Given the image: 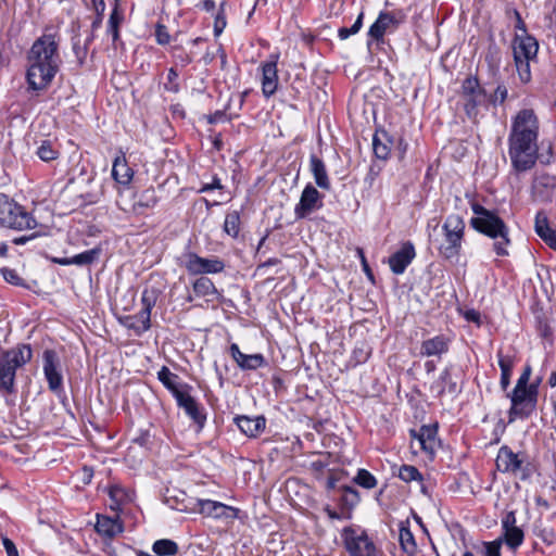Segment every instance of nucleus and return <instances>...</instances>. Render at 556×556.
<instances>
[{
    "instance_id": "nucleus-54",
    "label": "nucleus",
    "mask_w": 556,
    "mask_h": 556,
    "mask_svg": "<svg viewBox=\"0 0 556 556\" xmlns=\"http://www.w3.org/2000/svg\"><path fill=\"white\" fill-rule=\"evenodd\" d=\"M165 502L173 508L180 511L187 510L188 505L185 504V498L181 501L177 496H165Z\"/></svg>"
},
{
    "instance_id": "nucleus-51",
    "label": "nucleus",
    "mask_w": 556,
    "mask_h": 556,
    "mask_svg": "<svg viewBox=\"0 0 556 556\" xmlns=\"http://www.w3.org/2000/svg\"><path fill=\"white\" fill-rule=\"evenodd\" d=\"M122 323L126 328L134 330L137 336H140L144 332L135 328L140 327L141 325V320L138 318V313L136 315L126 316Z\"/></svg>"
},
{
    "instance_id": "nucleus-6",
    "label": "nucleus",
    "mask_w": 556,
    "mask_h": 556,
    "mask_svg": "<svg viewBox=\"0 0 556 556\" xmlns=\"http://www.w3.org/2000/svg\"><path fill=\"white\" fill-rule=\"evenodd\" d=\"M442 229L444 232V243L439 248L440 254L446 260L457 257L465 232L463 217L458 214L448 215L443 223Z\"/></svg>"
},
{
    "instance_id": "nucleus-24",
    "label": "nucleus",
    "mask_w": 556,
    "mask_h": 556,
    "mask_svg": "<svg viewBox=\"0 0 556 556\" xmlns=\"http://www.w3.org/2000/svg\"><path fill=\"white\" fill-rule=\"evenodd\" d=\"M450 342L451 340L444 334L425 340L420 346V354L424 356H441L448 351Z\"/></svg>"
},
{
    "instance_id": "nucleus-18",
    "label": "nucleus",
    "mask_w": 556,
    "mask_h": 556,
    "mask_svg": "<svg viewBox=\"0 0 556 556\" xmlns=\"http://www.w3.org/2000/svg\"><path fill=\"white\" fill-rule=\"evenodd\" d=\"M159 298V291L154 288H146L141 294L142 308L138 312V318L141 320L139 331H148L151 328V311L155 306Z\"/></svg>"
},
{
    "instance_id": "nucleus-12",
    "label": "nucleus",
    "mask_w": 556,
    "mask_h": 556,
    "mask_svg": "<svg viewBox=\"0 0 556 556\" xmlns=\"http://www.w3.org/2000/svg\"><path fill=\"white\" fill-rule=\"evenodd\" d=\"M185 267L190 275L218 274L225 269V263L218 257H202L190 252L186 255Z\"/></svg>"
},
{
    "instance_id": "nucleus-60",
    "label": "nucleus",
    "mask_w": 556,
    "mask_h": 556,
    "mask_svg": "<svg viewBox=\"0 0 556 556\" xmlns=\"http://www.w3.org/2000/svg\"><path fill=\"white\" fill-rule=\"evenodd\" d=\"M223 186L220 184V179L216 176L213 177V181L211 184H205L200 189V192H208L214 189H222Z\"/></svg>"
},
{
    "instance_id": "nucleus-57",
    "label": "nucleus",
    "mask_w": 556,
    "mask_h": 556,
    "mask_svg": "<svg viewBox=\"0 0 556 556\" xmlns=\"http://www.w3.org/2000/svg\"><path fill=\"white\" fill-rule=\"evenodd\" d=\"M2 544L5 549L7 556H18V551L12 540L7 536H2Z\"/></svg>"
},
{
    "instance_id": "nucleus-17",
    "label": "nucleus",
    "mask_w": 556,
    "mask_h": 556,
    "mask_svg": "<svg viewBox=\"0 0 556 556\" xmlns=\"http://www.w3.org/2000/svg\"><path fill=\"white\" fill-rule=\"evenodd\" d=\"M416 256L415 247L410 241L404 242L400 250L389 257V265L393 274L401 275Z\"/></svg>"
},
{
    "instance_id": "nucleus-22",
    "label": "nucleus",
    "mask_w": 556,
    "mask_h": 556,
    "mask_svg": "<svg viewBox=\"0 0 556 556\" xmlns=\"http://www.w3.org/2000/svg\"><path fill=\"white\" fill-rule=\"evenodd\" d=\"M539 43L530 35L516 36L514 46V59L533 60L536 58Z\"/></svg>"
},
{
    "instance_id": "nucleus-56",
    "label": "nucleus",
    "mask_w": 556,
    "mask_h": 556,
    "mask_svg": "<svg viewBox=\"0 0 556 556\" xmlns=\"http://www.w3.org/2000/svg\"><path fill=\"white\" fill-rule=\"evenodd\" d=\"M507 98V88L504 85H498L492 97L493 103H503Z\"/></svg>"
},
{
    "instance_id": "nucleus-42",
    "label": "nucleus",
    "mask_w": 556,
    "mask_h": 556,
    "mask_svg": "<svg viewBox=\"0 0 556 556\" xmlns=\"http://www.w3.org/2000/svg\"><path fill=\"white\" fill-rule=\"evenodd\" d=\"M399 478L405 482L421 480V473L410 465H403L399 469Z\"/></svg>"
},
{
    "instance_id": "nucleus-48",
    "label": "nucleus",
    "mask_w": 556,
    "mask_h": 556,
    "mask_svg": "<svg viewBox=\"0 0 556 556\" xmlns=\"http://www.w3.org/2000/svg\"><path fill=\"white\" fill-rule=\"evenodd\" d=\"M178 73L174 67L168 70L167 81L164 84V88L169 91L177 93L179 91V84L177 81Z\"/></svg>"
},
{
    "instance_id": "nucleus-33",
    "label": "nucleus",
    "mask_w": 556,
    "mask_h": 556,
    "mask_svg": "<svg viewBox=\"0 0 556 556\" xmlns=\"http://www.w3.org/2000/svg\"><path fill=\"white\" fill-rule=\"evenodd\" d=\"M93 38V34H89L85 39H81L80 36L73 38V51L80 65L84 64L87 58L88 48Z\"/></svg>"
},
{
    "instance_id": "nucleus-25",
    "label": "nucleus",
    "mask_w": 556,
    "mask_h": 556,
    "mask_svg": "<svg viewBox=\"0 0 556 556\" xmlns=\"http://www.w3.org/2000/svg\"><path fill=\"white\" fill-rule=\"evenodd\" d=\"M309 169L314 177L315 184L323 190L329 191L331 189V182L326 169L324 161L312 154L309 157Z\"/></svg>"
},
{
    "instance_id": "nucleus-3",
    "label": "nucleus",
    "mask_w": 556,
    "mask_h": 556,
    "mask_svg": "<svg viewBox=\"0 0 556 556\" xmlns=\"http://www.w3.org/2000/svg\"><path fill=\"white\" fill-rule=\"evenodd\" d=\"M472 211L476 217L470 220L471 226L479 232L494 240L493 249L498 256L508 255V227L504 220L493 211L486 210L482 205L472 204Z\"/></svg>"
},
{
    "instance_id": "nucleus-8",
    "label": "nucleus",
    "mask_w": 556,
    "mask_h": 556,
    "mask_svg": "<svg viewBox=\"0 0 556 556\" xmlns=\"http://www.w3.org/2000/svg\"><path fill=\"white\" fill-rule=\"evenodd\" d=\"M538 396V383H531L529 388H514L510 395L511 406L508 412V422L517 418H527L535 408Z\"/></svg>"
},
{
    "instance_id": "nucleus-37",
    "label": "nucleus",
    "mask_w": 556,
    "mask_h": 556,
    "mask_svg": "<svg viewBox=\"0 0 556 556\" xmlns=\"http://www.w3.org/2000/svg\"><path fill=\"white\" fill-rule=\"evenodd\" d=\"M224 230L232 238L238 237L240 231V215L237 211H232L226 215Z\"/></svg>"
},
{
    "instance_id": "nucleus-40",
    "label": "nucleus",
    "mask_w": 556,
    "mask_h": 556,
    "mask_svg": "<svg viewBox=\"0 0 556 556\" xmlns=\"http://www.w3.org/2000/svg\"><path fill=\"white\" fill-rule=\"evenodd\" d=\"M37 155L40 160L50 162L58 157L59 152L53 148L49 140H43L37 149Z\"/></svg>"
},
{
    "instance_id": "nucleus-11",
    "label": "nucleus",
    "mask_w": 556,
    "mask_h": 556,
    "mask_svg": "<svg viewBox=\"0 0 556 556\" xmlns=\"http://www.w3.org/2000/svg\"><path fill=\"white\" fill-rule=\"evenodd\" d=\"M438 426L428 425L421 426L419 430H410L412 448L415 453L418 451L425 452L429 457H433L439 446L438 440Z\"/></svg>"
},
{
    "instance_id": "nucleus-34",
    "label": "nucleus",
    "mask_w": 556,
    "mask_h": 556,
    "mask_svg": "<svg viewBox=\"0 0 556 556\" xmlns=\"http://www.w3.org/2000/svg\"><path fill=\"white\" fill-rule=\"evenodd\" d=\"M498 366L501 368V387L506 390L510 382V375L514 366L511 357L504 356L498 352Z\"/></svg>"
},
{
    "instance_id": "nucleus-10",
    "label": "nucleus",
    "mask_w": 556,
    "mask_h": 556,
    "mask_svg": "<svg viewBox=\"0 0 556 556\" xmlns=\"http://www.w3.org/2000/svg\"><path fill=\"white\" fill-rule=\"evenodd\" d=\"M42 363V369L49 390L55 394H60L63 390V375L58 353L54 350H45Z\"/></svg>"
},
{
    "instance_id": "nucleus-55",
    "label": "nucleus",
    "mask_w": 556,
    "mask_h": 556,
    "mask_svg": "<svg viewBox=\"0 0 556 556\" xmlns=\"http://www.w3.org/2000/svg\"><path fill=\"white\" fill-rule=\"evenodd\" d=\"M2 276L5 279V281H8L12 285L17 286L21 283V278L14 269L3 268Z\"/></svg>"
},
{
    "instance_id": "nucleus-4",
    "label": "nucleus",
    "mask_w": 556,
    "mask_h": 556,
    "mask_svg": "<svg viewBox=\"0 0 556 556\" xmlns=\"http://www.w3.org/2000/svg\"><path fill=\"white\" fill-rule=\"evenodd\" d=\"M33 357L29 344H18L0 353V393L12 394L15 391L16 370Z\"/></svg>"
},
{
    "instance_id": "nucleus-35",
    "label": "nucleus",
    "mask_w": 556,
    "mask_h": 556,
    "mask_svg": "<svg viewBox=\"0 0 556 556\" xmlns=\"http://www.w3.org/2000/svg\"><path fill=\"white\" fill-rule=\"evenodd\" d=\"M152 549L156 556H173L177 554L178 545L172 540L162 539L154 542Z\"/></svg>"
},
{
    "instance_id": "nucleus-27",
    "label": "nucleus",
    "mask_w": 556,
    "mask_h": 556,
    "mask_svg": "<svg viewBox=\"0 0 556 556\" xmlns=\"http://www.w3.org/2000/svg\"><path fill=\"white\" fill-rule=\"evenodd\" d=\"M192 289L197 296L206 298V301L217 300L220 296V292L217 290L213 281L204 276L194 280Z\"/></svg>"
},
{
    "instance_id": "nucleus-47",
    "label": "nucleus",
    "mask_w": 556,
    "mask_h": 556,
    "mask_svg": "<svg viewBox=\"0 0 556 556\" xmlns=\"http://www.w3.org/2000/svg\"><path fill=\"white\" fill-rule=\"evenodd\" d=\"M122 21V17L119 16L117 12V8H115L109 18V26L108 30L112 34L113 40H117L118 38V25Z\"/></svg>"
},
{
    "instance_id": "nucleus-9",
    "label": "nucleus",
    "mask_w": 556,
    "mask_h": 556,
    "mask_svg": "<svg viewBox=\"0 0 556 556\" xmlns=\"http://www.w3.org/2000/svg\"><path fill=\"white\" fill-rule=\"evenodd\" d=\"M460 97L467 117L476 121L479 114V108L486 102V92L480 86L477 77L469 76L463 81Z\"/></svg>"
},
{
    "instance_id": "nucleus-21",
    "label": "nucleus",
    "mask_w": 556,
    "mask_h": 556,
    "mask_svg": "<svg viewBox=\"0 0 556 556\" xmlns=\"http://www.w3.org/2000/svg\"><path fill=\"white\" fill-rule=\"evenodd\" d=\"M175 400L177 405L185 410V413L194 421V424H197L200 429L203 428L206 416L202 412L195 399L190 395L188 390L182 394H177Z\"/></svg>"
},
{
    "instance_id": "nucleus-45",
    "label": "nucleus",
    "mask_w": 556,
    "mask_h": 556,
    "mask_svg": "<svg viewBox=\"0 0 556 556\" xmlns=\"http://www.w3.org/2000/svg\"><path fill=\"white\" fill-rule=\"evenodd\" d=\"M341 502L344 505L349 506L350 508H353L359 502L358 492L355 489L351 488V486H344L343 488V495H342Z\"/></svg>"
},
{
    "instance_id": "nucleus-41",
    "label": "nucleus",
    "mask_w": 556,
    "mask_h": 556,
    "mask_svg": "<svg viewBox=\"0 0 556 556\" xmlns=\"http://www.w3.org/2000/svg\"><path fill=\"white\" fill-rule=\"evenodd\" d=\"M354 481L365 489H372L377 484L376 478L366 469H358Z\"/></svg>"
},
{
    "instance_id": "nucleus-43",
    "label": "nucleus",
    "mask_w": 556,
    "mask_h": 556,
    "mask_svg": "<svg viewBox=\"0 0 556 556\" xmlns=\"http://www.w3.org/2000/svg\"><path fill=\"white\" fill-rule=\"evenodd\" d=\"M535 232L536 235L542 239L545 235H547L549 231L553 230V228L549 227L547 216L539 212L535 216Z\"/></svg>"
},
{
    "instance_id": "nucleus-53",
    "label": "nucleus",
    "mask_w": 556,
    "mask_h": 556,
    "mask_svg": "<svg viewBox=\"0 0 556 556\" xmlns=\"http://www.w3.org/2000/svg\"><path fill=\"white\" fill-rule=\"evenodd\" d=\"M530 376H531V366L526 365L522 374L520 375V377L517 380L515 388H518V389L529 388L530 387V384H529Z\"/></svg>"
},
{
    "instance_id": "nucleus-16",
    "label": "nucleus",
    "mask_w": 556,
    "mask_h": 556,
    "mask_svg": "<svg viewBox=\"0 0 556 556\" xmlns=\"http://www.w3.org/2000/svg\"><path fill=\"white\" fill-rule=\"evenodd\" d=\"M402 14L396 12H381L376 22L370 26L368 35L380 40L386 33L394 30L402 22Z\"/></svg>"
},
{
    "instance_id": "nucleus-61",
    "label": "nucleus",
    "mask_w": 556,
    "mask_h": 556,
    "mask_svg": "<svg viewBox=\"0 0 556 556\" xmlns=\"http://www.w3.org/2000/svg\"><path fill=\"white\" fill-rule=\"evenodd\" d=\"M226 26V20L223 15L217 14L214 23V33L216 36H218Z\"/></svg>"
},
{
    "instance_id": "nucleus-50",
    "label": "nucleus",
    "mask_w": 556,
    "mask_h": 556,
    "mask_svg": "<svg viewBox=\"0 0 556 556\" xmlns=\"http://www.w3.org/2000/svg\"><path fill=\"white\" fill-rule=\"evenodd\" d=\"M362 21H363V14H359L351 27H349V28L342 27L339 29V37L344 40V39L349 38L351 35L356 34L362 27V23H363Z\"/></svg>"
},
{
    "instance_id": "nucleus-23",
    "label": "nucleus",
    "mask_w": 556,
    "mask_h": 556,
    "mask_svg": "<svg viewBox=\"0 0 556 556\" xmlns=\"http://www.w3.org/2000/svg\"><path fill=\"white\" fill-rule=\"evenodd\" d=\"M235 422L240 431L249 438L258 437L266 427V419L264 416L249 417V416H237Z\"/></svg>"
},
{
    "instance_id": "nucleus-26",
    "label": "nucleus",
    "mask_w": 556,
    "mask_h": 556,
    "mask_svg": "<svg viewBox=\"0 0 556 556\" xmlns=\"http://www.w3.org/2000/svg\"><path fill=\"white\" fill-rule=\"evenodd\" d=\"M110 508L116 513L123 511V507L134 500V493L119 485H113L109 490Z\"/></svg>"
},
{
    "instance_id": "nucleus-19",
    "label": "nucleus",
    "mask_w": 556,
    "mask_h": 556,
    "mask_svg": "<svg viewBox=\"0 0 556 556\" xmlns=\"http://www.w3.org/2000/svg\"><path fill=\"white\" fill-rule=\"evenodd\" d=\"M278 55H270V61L262 66V91L266 98L271 97L278 87V70H277Z\"/></svg>"
},
{
    "instance_id": "nucleus-63",
    "label": "nucleus",
    "mask_w": 556,
    "mask_h": 556,
    "mask_svg": "<svg viewBox=\"0 0 556 556\" xmlns=\"http://www.w3.org/2000/svg\"><path fill=\"white\" fill-rule=\"evenodd\" d=\"M97 15H103L105 11L104 0H90Z\"/></svg>"
},
{
    "instance_id": "nucleus-1",
    "label": "nucleus",
    "mask_w": 556,
    "mask_h": 556,
    "mask_svg": "<svg viewBox=\"0 0 556 556\" xmlns=\"http://www.w3.org/2000/svg\"><path fill=\"white\" fill-rule=\"evenodd\" d=\"M539 122L532 110L518 112L508 137L509 156L514 168L526 172L534 166L538 156Z\"/></svg>"
},
{
    "instance_id": "nucleus-30",
    "label": "nucleus",
    "mask_w": 556,
    "mask_h": 556,
    "mask_svg": "<svg viewBox=\"0 0 556 556\" xmlns=\"http://www.w3.org/2000/svg\"><path fill=\"white\" fill-rule=\"evenodd\" d=\"M96 530L101 535L114 538L123 531V527L117 519L106 516H98Z\"/></svg>"
},
{
    "instance_id": "nucleus-32",
    "label": "nucleus",
    "mask_w": 556,
    "mask_h": 556,
    "mask_svg": "<svg viewBox=\"0 0 556 556\" xmlns=\"http://www.w3.org/2000/svg\"><path fill=\"white\" fill-rule=\"evenodd\" d=\"M393 146L394 142L388 137L387 132L383 131L380 135L376 134L374 136L372 149L378 159L387 160Z\"/></svg>"
},
{
    "instance_id": "nucleus-2",
    "label": "nucleus",
    "mask_w": 556,
    "mask_h": 556,
    "mask_svg": "<svg viewBox=\"0 0 556 556\" xmlns=\"http://www.w3.org/2000/svg\"><path fill=\"white\" fill-rule=\"evenodd\" d=\"M59 40L54 34H43L28 53L27 81L31 89H45L59 71Z\"/></svg>"
},
{
    "instance_id": "nucleus-46",
    "label": "nucleus",
    "mask_w": 556,
    "mask_h": 556,
    "mask_svg": "<svg viewBox=\"0 0 556 556\" xmlns=\"http://www.w3.org/2000/svg\"><path fill=\"white\" fill-rule=\"evenodd\" d=\"M155 190L153 188L146 189L139 195L137 204L142 207H152L156 204Z\"/></svg>"
},
{
    "instance_id": "nucleus-14",
    "label": "nucleus",
    "mask_w": 556,
    "mask_h": 556,
    "mask_svg": "<svg viewBox=\"0 0 556 556\" xmlns=\"http://www.w3.org/2000/svg\"><path fill=\"white\" fill-rule=\"evenodd\" d=\"M344 545L351 556H378L377 548L366 533L355 535L353 530H344Z\"/></svg>"
},
{
    "instance_id": "nucleus-13",
    "label": "nucleus",
    "mask_w": 556,
    "mask_h": 556,
    "mask_svg": "<svg viewBox=\"0 0 556 556\" xmlns=\"http://www.w3.org/2000/svg\"><path fill=\"white\" fill-rule=\"evenodd\" d=\"M324 195L311 184L303 189L300 201L294 207V215L298 219L308 217L312 213L323 207Z\"/></svg>"
},
{
    "instance_id": "nucleus-5",
    "label": "nucleus",
    "mask_w": 556,
    "mask_h": 556,
    "mask_svg": "<svg viewBox=\"0 0 556 556\" xmlns=\"http://www.w3.org/2000/svg\"><path fill=\"white\" fill-rule=\"evenodd\" d=\"M0 226L25 230L37 226L36 219L22 205L0 193Z\"/></svg>"
},
{
    "instance_id": "nucleus-28",
    "label": "nucleus",
    "mask_w": 556,
    "mask_h": 556,
    "mask_svg": "<svg viewBox=\"0 0 556 556\" xmlns=\"http://www.w3.org/2000/svg\"><path fill=\"white\" fill-rule=\"evenodd\" d=\"M134 176L132 169L126 162L124 155H118L115 157L112 167V177L119 185H128Z\"/></svg>"
},
{
    "instance_id": "nucleus-20",
    "label": "nucleus",
    "mask_w": 556,
    "mask_h": 556,
    "mask_svg": "<svg viewBox=\"0 0 556 556\" xmlns=\"http://www.w3.org/2000/svg\"><path fill=\"white\" fill-rule=\"evenodd\" d=\"M229 350L231 357L242 370H255L267 364L263 354H244L236 343H232Z\"/></svg>"
},
{
    "instance_id": "nucleus-58",
    "label": "nucleus",
    "mask_w": 556,
    "mask_h": 556,
    "mask_svg": "<svg viewBox=\"0 0 556 556\" xmlns=\"http://www.w3.org/2000/svg\"><path fill=\"white\" fill-rule=\"evenodd\" d=\"M516 526V516L514 511H508L505 514V516L502 519V528L503 530L508 528H514Z\"/></svg>"
},
{
    "instance_id": "nucleus-31",
    "label": "nucleus",
    "mask_w": 556,
    "mask_h": 556,
    "mask_svg": "<svg viewBox=\"0 0 556 556\" xmlns=\"http://www.w3.org/2000/svg\"><path fill=\"white\" fill-rule=\"evenodd\" d=\"M400 545L408 556H414L417 552V544L413 532L409 529V521L400 522Z\"/></svg>"
},
{
    "instance_id": "nucleus-38",
    "label": "nucleus",
    "mask_w": 556,
    "mask_h": 556,
    "mask_svg": "<svg viewBox=\"0 0 556 556\" xmlns=\"http://www.w3.org/2000/svg\"><path fill=\"white\" fill-rule=\"evenodd\" d=\"M446 387L448 388V392H456V382L452 380L450 368H445L441 372L437 384L433 386L432 389H437L438 394L441 395L444 393Z\"/></svg>"
},
{
    "instance_id": "nucleus-39",
    "label": "nucleus",
    "mask_w": 556,
    "mask_h": 556,
    "mask_svg": "<svg viewBox=\"0 0 556 556\" xmlns=\"http://www.w3.org/2000/svg\"><path fill=\"white\" fill-rule=\"evenodd\" d=\"M504 531V541L513 549L523 542V531L519 527L508 528Z\"/></svg>"
},
{
    "instance_id": "nucleus-62",
    "label": "nucleus",
    "mask_w": 556,
    "mask_h": 556,
    "mask_svg": "<svg viewBox=\"0 0 556 556\" xmlns=\"http://www.w3.org/2000/svg\"><path fill=\"white\" fill-rule=\"evenodd\" d=\"M542 240L553 250L556 251V230L553 229L547 235H545Z\"/></svg>"
},
{
    "instance_id": "nucleus-59",
    "label": "nucleus",
    "mask_w": 556,
    "mask_h": 556,
    "mask_svg": "<svg viewBox=\"0 0 556 556\" xmlns=\"http://www.w3.org/2000/svg\"><path fill=\"white\" fill-rule=\"evenodd\" d=\"M394 149L397 154V157L402 160L407 152L408 143L403 138H399L396 144L394 146Z\"/></svg>"
},
{
    "instance_id": "nucleus-7",
    "label": "nucleus",
    "mask_w": 556,
    "mask_h": 556,
    "mask_svg": "<svg viewBox=\"0 0 556 556\" xmlns=\"http://www.w3.org/2000/svg\"><path fill=\"white\" fill-rule=\"evenodd\" d=\"M496 467L500 471L514 475L521 480H527L532 473L531 465L527 460L526 455L523 453H514L506 445L498 450Z\"/></svg>"
},
{
    "instance_id": "nucleus-64",
    "label": "nucleus",
    "mask_w": 556,
    "mask_h": 556,
    "mask_svg": "<svg viewBox=\"0 0 556 556\" xmlns=\"http://www.w3.org/2000/svg\"><path fill=\"white\" fill-rule=\"evenodd\" d=\"M465 318L468 321H472V323L479 324L480 323V313L475 311V309H469V311H467L465 313Z\"/></svg>"
},
{
    "instance_id": "nucleus-29",
    "label": "nucleus",
    "mask_w": 556,
    "mask_h": 556,
    "mask_svg": "<svg viewBox=\"0 0 556 556\" xmlns=\"http://www.w3.org/2000/svg\"><path fill=\"white\" fill-rule=\"evenodd\" d=\"M159 380L163 383V386L170 391L173 396L176 399L177 394H182L185 391L189 389V386L184 384L179 387L177 383L178 376L173 374L166 366H163L157 372Z\"/></svg>"
},
{
    "instance_id": "nucleus-49",
    "label": "nucleus",
    "mask_w": 556,
    "mask_h": 556,
    "mask_svg": "<svg viewBox=\"0 0 556 556\" xmlns=\"http://www.w3.org/2000/svg\"><path fill=\"white\" fill-rule=\"evenodd\" d=\"M483 556H501L502 539L483 542Z\"/></svg>"
},
{
    "instance_id": "nucleus-36",
    "label": "nucleus",
    "mask_w": 556,
    "mask_h": 556,
    "mask_svg": "<svg viewBox=\"0 0 556 556\" xmlns=\"http://www.w3.org/2000/svg\"><path fill=\"white\" fill-rule=\"evenodd\" d=\"M101 254V249L93 248L91 250L84 251L79 254L74 255L72 258V265L86 266L94 263Z\"/></svg>"
},
{
    "instance_id": "nucleus-15",
    "label": "nucleus",
    "mask_w": 556,
    "mask_h": 556,
    "mask_svg": "<svg viewBox=\"0 0 556 556\" xmlns=\"http://www.w3.org/2000/svg\"><path fill=\"white\" fill-rule=\"evenodd\" d=\"M197 506L199 507L200 514L215 519L233 520L238 518L240 513L236 507L211 500H198Z\"/></svg>"
},
{
    "instance_id": "nucleus-44",
    "label": "nucleus",
    "mask_w": 556,
    "mask_h": 556,
    "mask_svg": "<svg viewBox=\"0 0 556 556\" xmlns=\"http://www.w3.org/2000/svg\"><path fill=\"white\" fill-rule=\"evenodd\" d=\"M517 67V72L519 78L522 83H528L531 79L530 73V61L531 60H522V59H514Z\"/></svg>"
},
{
    "instance_id": "nucleus-52",
    "label": "nucleus",
    "mask_w": 556,
    "mask_h": 556,
    "mask_svg": "<svg viewBox=\"0 0 556 556\" xmlns=\"http://www.w3.org/2000/svg\"><path fill=\"white\" fill-rule=\"evenodd\" d=\"M155 39L159 45H167L170 40V36L167 28L164 25L159 24L155 29Z\"/></svg>"
}]
</instances>
